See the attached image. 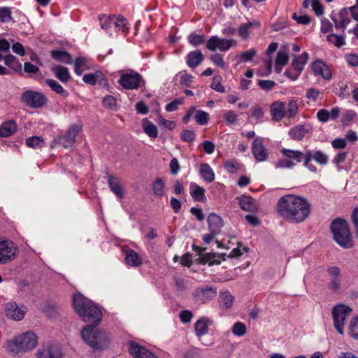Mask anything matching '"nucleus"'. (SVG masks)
Here are the masks:
<instances>
[{
    "label": "nucleus",
    "mask_w": 358,
    "mask_h": 358,
    "mask_svg": "<svg viewBox=\"0 0 358 358\" xmlns=\"http://www.w3.org/2000/svg\"><path fill=\"white\" fill-rule=\"evenodd\" d=\"M294 165L295 164L292 161L287 158L279 159L275 164V167L282 169H292Z\"/></svg>",
    "instance_id": "338daca9"
},
{
    "label": "nucleus",
    "mask_w": 358,
    "mask_h": 358,
    "mask_svg": "<svg viewBox=\"0 0 358 358\" xmlns=\"http://www.w3.org/2000/svg\"><path fill=\"white\" fill-rule=\"evenodd\" d=\"M331 18L334 22L335 27L337 29H341L342 32L345 31L352 19L350 10L348 8L342 9L338 15H332Z\"/></svg>",
    "instance_id": "2eb2a0df"
},
{
    "label": "nucleus",
    "mask_w": 358,
    "mask_h": 358,
    "mask_svg": "<svg viewBox=\"0 0 358 358\" xmlns=\"http://www.w3.org/2000/svg\"><path fill=\"white\" fill-rule=\"evenodd\" d=\"M292 18L298 23L301 24H308L310 22V17L307 15H298L296 13L292 14Z\"/></svg>",
    "instance_id": "69168bd1"
},
{
    "label": "nucleus",
    "mask_w": 358,
    "mask_h": 358,
    "mask_svg": "<svg viewBox=\"0 0 358 358\" xmlns=\"http://www.w3.org/2000/svg\"><path fill=\"white\" fill-rule=\"evenodd\" d=\"M252 150L255 158L258 162H264L266 159L268 152L261 138H255L253 141Z\"/></svg>",
    "instance_id": "aec40b11"
},
{
    "label": "nucleus",
    "mask_w": 358,
    "mask_h": 358,
    "mask_svg": "<svg viewBox=\"0 0 358 358\" xmlns=\"http://www.w3.org/2000/svg\"><path fill=\"white\" fill-rule=\"evenodd\" d=\"M4 64L15 72L20 71L22 69L21 63L15 57L10 54L6 55Z\"/></svg>",
    "instance_id": "79ce46f5"
},
{
    "label": "nucleus",
    "mask_w": 358,
    "mask_h": 358,
    "mask_svg": "<svg viewBox=\"0 0 358 358\" xmlns=\"http://www.w3.org/2000/svg\"><path fill=\"white\" fill-rule=\"evenodd\" d=\"M100 26L102 29L105 30L109 35H112L111 15H103L99 17Z\"/></svg>",
    "instance_id": "37998d69"
},
{
    "label": "nucleus",
    "mask_w": 358,
    "mask_h": 358,
    "mask_svg": "<svg viewBox=\"0 0 358 358\" xmlns=\"http://www.w3.org/2000/svg\"><path fill=\"white\" fill-rule=\"evenodd\" d=\"M349 329L350 335L355 339H358V316L351 320Z\"/></svg>",
    "instance_id": "5fc2aeb1"
},
{
    "label": "nucleus",
    "mask_w": 358,
    "mask_h": 358,
    "mask_svg": "<svg viewBox=\"0 0 358 358\" xmlns=\"http://www.w3.org/2000/svg\"><path fill=\"white\" fill-rule=\"evenodd\" d=\"M311 160H314L320 165H326L328 163V156L321 150H306V158L303 166L313 173L317 172L315 166L310 163Z\"/></svg>",
    "instance_id": "9b49d317"
},
{
    "label": "nucleus",
    "mask_w": 358,
    "mask_h": 358,
    "mask_svg": "<svg viewBox=\"0 0 358 358\" xmlns=\"http://www.w3.org/2000/svg\"><path fill=\"white\" fill-rule=\"evenodd\" d=\"M309 59V55L308 52H304L301 55L296 56L292 62V67L294 69L302 72L305 65Z\"/></svg>",
    "instance_id": "2f4dec72"
},
{
    "label": "nucleus",
    "mask_w": 358,
    "mask_h": 358,
    "mask_svg": "<svg viewBox=\"0 0 358 358\" xmlns=\"http://www.w3.org/2000/svg\"><path fill=\"white\" fill-rule=\"evenodd\" d=\"M260 25V22L257 20L241 24L238 29V35L242 39H247L250 35V29L252 27L259 28Z\"/></svg>",
    "instance_id": "cd10ccee"
},
{
    "label": "nucleus",
    "mask_w": 358,
    "mask_h": 358,
    "mask_svg": "<svg viewBox=\"0 0 358 358\" xmlns=\"http://www.w3.org/2000/svg\"><path fill=\"white\" fill-rule=\"evenodd\" d=\"M165 185L162 178H157L152 183L155 195L162 197L164 195Z\"/></svg>",
    "instance_id": "c03bdc74"
},
{
    "label": "nucleus",
    "mask_w": 358,
    "mask_h": 358,
    "mask_svg": "<svg viewBox=\"0 0 358 358\" xmlns=\"http://www.w3.org/2000/svg\"><path fill=\"white\" fill-rule=\"evenodd\" d=\"M306 134V130L302 126H296L289 131L290 137L296 141H301Z\"/></svg>",
    "instance_id": "a18cd8bd"
},
{
    "label": "nucleus",
    "mask_w": 358,
    "mask_h": 358,
    "mask_svg": "<svg viewBox=\"0 0 358 358\" xmlns=\"http://www.w3.org/2000/svg\"><path fill=\"white\" fill-rule=\"evenodd\" d=\"M17 248L10 241H0V264H6L15 258Z\"/></svg>",
    "instance_id": "f8f14e48"
},
{
    "label": "nucleus",
    "mask_w": 358,
    "mask_h": 358,
    "mask_svg": "<svg viewBox=\"0 0 358 358\" xmlns=\"http://www.w3.org/2000/svg\"><path fill=\"white\" fill-rule=\"evenodd\" d=\"M257 51L255 49H250L248 51L241 52L239 55V57L241 59V62H248L252 59V58L256 55Z\"/></svg>",
    "instance_id": "13d9d810"
},
{
    "label": "nucleus",
    "mask_w": 358,
    "mask_h": 358,
    "mask_svg": "<svg viewBox=\"0 0 358 358\" xmlns=\"http://www.w3.org/2000/svg\"><path fill=\"white\" fill-rule=\"evenodd\" d=\"M277 211L279 215L287 221L298 224L303 222L309 216L311 204L303 196L287 194L278 200Z\"/></svg>",
    "instance_id": "f257e3e1"
},
{
    "label": "nucleus",
    "mask_w": 358,
    "mask_h": 358,
    "mask_svg": "<svg viewBox=\"0 0 358 358\" xmlns=\"http://www.w3.org/2000/svg\"><path fill=\"white\" fill-rule=\"evenodd\" d=\"M73 306L75 311L85 323L98 326L101 322L102 313L99 308L81 294L73 295Z\"/></svg>",
    "instance_id": "f03ea898"
},
{
    "label": "nucleus",
    "mask_w": 358,
    "mask_h": 358,
    "mask_svg": "<svg viewBox=\"0 0 358 358\" xmlns=\"http://www.w3.org/2000/svg\"><path fill=\"white\" fill-rule=\"evenodd\" d=\"M144 83L142 76L133 71L122 73L119 79L120 85L126 90H136Z\"/></svg>",
    "instance_id": "6e6552de"
},
{
    "label": "nucleus",
    "mask_w": 358,
    "mask_h": 358,
    "mask_svg": "<svg viewBox=\"0 0 358 358\" xmlns=\"http://www.w3.org/2000/svg\"><path fill=\"white\" fill-rule=\"evenodd\" d=\"M299 113L297 101L290 99L285 103V114L287 119L294 118Z\"/></svg>",
    "instance_id": "4c0bfd02"
},
{
    "label": "nucleus",
    "mask_w": 358,
    "mask_h": 358,
    "mask_svg": "<svg viewBox=\"0 0 358 358\" xmlns=\"http://www.w3.org/2000/svg\"><path fill=\"white\" fill-rule=\"evenodd\" d=\"M234 301V297L229 291L226 290L220 292L219 302L221 306L225 307L226 308H229L232 306Z\"/></svg>",
    "instance_id": "ea45409f"
},
{
    "label": "nucleus",
    "mask_w": 358,
    "mask_h": 358,
    "mask_svg": "<svg viewBox=\"0 0 358 358\" xmlns=\"http://www.w3.org/2000/svg\"><path fill=\"white\" fill-rule=\"evenodd\" d=\"M289 61V55L286 51L280 50L278 52L275 61L274 69L277 73H280L284 66H285Z\"/></svg>",
    "instance_id": "7c9ffc66"
},
{
    "label": "nucleus",
    "mask_w": 358,
    "mask_h": 358,
    "mask_svg": "<svg viewBox=\"0 0 358 358\" xmlns=\"http://www.w3.org/2000/svg\"><path fill=\"white\" fill-rule=\"evenodd\" d=\"M199 173L202 179L207 182H211L215 180V173L208 164L200 165Z\"/></svg>",
    "instance_id": "473e14b6"
},
{
    "label": "nucleus",
    "mask_w": 358,
    "mask_h": 358,
    "mask_svg": "<svg viewBox=\"0 0 358 358\" xmlns=\"http://www.w3.org/2000/svg\"><path fill=\"white\" fill-rule=\"evenodd\" d=\"M37 345L36 335L27 331L6 342V351L12 355L33 350Z\"/></svg>",
    "instance_id": "7ed1b4c3"
},
{
    "label": "nucleus",
    "mask_w": 358,
    "mask_h": 358,
    "mask_svg": "<svg viewBox=\"0 0 358 358\" xmlns=\"http://www.w3.org/2000/svg\"><path fill=\"white\" fill-rule=\"evenodd\" d=\"M203 59V55L200 50H194L189 52L186 57V62L189 67L195 68L199 66Z\"/></svg>",
    "instance_id": "a878e982"
},
{
    "label": "nucleus",
    "mask_w": 358,
    "mask_h": 358,
    "mask_svg": "<svg viewBox=\"0 0 358 358\" xmlns=\"http://www.w3.org/2000/svg\"><path fill=\"white\" fill-rule=\"evenodd\" d=\"M281 153L291 161H295L297 163L303 162V163H305L306 151L305 152H302L299 150L282 148L281 150Z\"/></svg>",
    "instance_id": "b1692460"
},
{
    "label": "nucleus",
    "mask_w": 358,
    "mask_h": 358,
    "mask_svg": "<svg viewBox=\"0 0 358 358\" xmlns=\"http://www.w3.org/2000/svg\"><path fill=\"white\" fill-rule=\"evenodd\" d=\"M210 59L216 66L222 69H225V64L224 62L223 56L222 55L218 53L212 55L210 57Z\"/></svg>",
    "instance_id": "680f3d73"
},
{
    "label": "nucleus",
    "mask_w": 358,
    "mask_h": 358,
    "mask_svg": "<svg viewBox=\"0 0 358 358\" xmlns=\"http://www.w3.org/2000/svg\"><path fill=\"white\" fill-rule=\"evenodd\" d=\"M224 119L228 125H232L237 121L238 116L234 111L228 110L224 113Z\"/></svg>",
    "instance_id": "e2e57ef3"
},
{
    "label": "nucleus",
    "mask_w": 358,
    "mask_h": 358,
    "mask_svg": "<svg viewBox=\"0 0 358 358\" xmlns=\"http://www.w3.org/2000/svg\"><path fill=\"white\" fill-rule=\"evenodd\" d=\"M38 358H62L61 349L53 345H45L41 347L37 353Z\"/></svg>",
    "instance_id": "dca6fc26"
},
{
    "label": "nucleus",
    "mask_w": 358,
    "mask_h": 358,
    "mask_svg": "<svg viewBox=\"0 0 358 358\" xmlns=\"http://www.w3.org/2000/svg\"><path fill=\"white\" fill-rule=\"evenodd\" d=\"M231 332L234 336L238 337L243 336L247 332L246 326L243 322H236L231 328Z\"/></svg>",
    "instance_id": "09e8293b"
},
{
    "label": "nucleus",
    "mask_w": 358,
    "mask_h": 358,
    "mask_svg": "<svg viewBox=\"0 0 358 358\" xmlns=\"http://www.w3.org/2000/svg\"><path fill=\"white\" fill-rule=\"evenodd\" d=\"M208 229L213 233L219 234L223 227V220L220 216L215 213H210L207 218Z\"/></svg>",
    "instance_id": "5701e85b"
},
{
    "label": "nucleus",
    "mask_w": 358,
    "mask_h": 358,
    "mask_svg": "<svg viewBox=\"0 0 358 358\" xmlns=\"http://www.w3.org/2000/svg\"><path fill=\"white\" fill-rule=\"evenodd\" d=\"M271 117L273 121L280 122L286 117L285 103L281 101H276L270 106Z\"/></svg>",
    "instance_id": "a211bd4d"
},
{
    "label": "nucleus",
    "mask_w": 358,
    "mask_h": 358,
    "mask_svg": "<svg viewBox=\"0 0 358 358\" xmlns=\"http://www.w3.org/2000/svg\"><path fill=\"white\" fill-rule=\"evenodd\" d=\"M51 71L55 77L64 83H67L70 79V73L66 67L57 65L52 66Z\"/></svg>",
    "instance_id": "c756f323"
},
{
    "label": "nucleus",
    "mask_w": 358,
    "mask_h": 358,
    "mask_svg": "<svg viewBox=\"0 0 358 358\" xmlns=\"http://www.w3.org/2000/svg\"><path fill=\"white\" fill-rule=\"evenodd\" d=\"M45 83L52 90L63 97H67L69 95V92L64 90V87L55 80L48 79Z\"/></svg>",
    "instance_id": "58836bf2"
},
{
    "label": "nucleus",
    "mask_w": 358,
    "mask_h": 358,
    "mask_svg": "<svg viewBox=\"0 0 358 358\" xmlns=\"http://www.w3.org/2000/svg\"><path fill=\"white\" fill-rule=\"evenodd\" d=\"M27 309L24 306H19L15 301H9L5 305V313L8 317L15 320H22Z\"/></svg>",
    "instance_id": "4468645a"
},
{
    "label": "nucleus",
    "mask_w": 358,
    "mask_h": 358,
    "mask_svg": "<svg viewBox=\"0 0 358 358\" xmlns=\"http://www.w3.org/2000/svg\"><path fill=\"white\" fill-rule=\"evenodd\" d=\"M81 129V126L78 124L70 126L64 135L58 137V143L65 148L71 147Z\"/></svg>",
    "instance_id": "ddd939ff"
},
{
    "label": "nucleus",
    "mask_w": 358,
    "mask_h": 358,
    "mask_svg": "<svg viewBox=\"0 0 358 358\" xmlns=\"http://www.w3.org/2000/svg\"><path fill=\"white\" fill-rule=\"evenodd\" d=\"M108 185L111 191L118 197L122 199L124 196V192L122 190V186L120 178L113 176L108 177Z\"/></svg>",
    "instance_id": "bb28decb"
},
{
    "label": "nucleus",
    "mask_w": 358,
    "mask_h": 358,
    "mask_svg": "<svg viewBox=\"0 0 358 358\" xmlns=\"http://www.w3.org/2000/svg\"><path fill=\"white\" fill-rule=\"evenodd\" d=\"M195 120L198 124L205 125L208 122L209 114L201 110H197L195 114Z\"/></svg>",
    "instance_id": "603ef678"
},
{
    "label": "nucleus",
    "mask_w": 358,
    "mask_h": 358,
    "mask_svg": "<svg viewBox=\"0 0 358 358\" xmlns=\"http://www.w3.org/2000/svg\"><path fill=\"white\" fill-rule=\"evenodd\" d=\"M345 59L351 66H358V55L355 53L347 54L345 55Z\"/></svg>",
    "instance_id": "774afa93"
},
{
    "label": "nucleus",
    "mask_w": 358,
    "mask_h": 358,
    "mask_svg": "<svg viewBox=\"0 0 358 358\" xmlns=\"http://www.w3.org/2000/svg\"><path fill=\"white\" fill-rule=\"evenodd\" d=\"M331 230L334 241L343 248H351L353 246V238L347 222L343 219L334 220L331 225Z\"/></svg>",
    "instance_id": "20e7f679"
},
{
    "label": "nucleus",
    "mask_w": 358,
    "mask_h": 358,
    "mask_svg": "<svg viewBox=\"0 0 358 358\" xmlns=\"http://www.w3.org/2000/svg\"><path fill=\"white\" fill-rule=\"evenodd\" d=\"M241 208L246 211H255L257 209V203L255 199L250 196L243 195L239 199Z\"/></svg>",
    "instance_id": "c85d7f7f"
},
{
    "label": "nucleus",
    "mask_w": 358,
    "mask_h": 358,
    "mask_svg": "<svg viewBox=\"0 0 358 358\" xmlns=\"http://www.w3.org/2000/svg\"><path fill=\"white\" fill-rule=\"evenodd\" d=\"M345 34L344 32H342L340 35L329 34L327 36V40L337 48H341L345 44Z\"/></svg>",
    "instance_id": "a19ab883"
},
{
    "label": "nucleus",
    "mask_w": 358,
    "mask_h": 358,
    "mask_svg": "<svg viewBox=\"0 0 358 358\" xmlns=\"http://www.w3.org/2000/svg\"><path fill=\"white\" fill-rule=\"evenodd\" d=\"M112 34L117 32H125L128 29L127 20L121 15H111Z\"/></svg>",
    "instance_id": "4be33fe9"
},
{
    "label": "nucleus",
    "mask_w": 358,
    "mask_h": 358,
    "mask_svg": "<svg viewBox=\"0 0 358 358\" xmlns=\"http://www.w3.org/2000/svg\"><path fill=\"white\" fill-rule=\"evenodd\" d=\"M125 262L127 265L134 267L139 266L142 264L141 257L134 250H129L127 252Z\"/></svg>",
    "instance_id": "f704fd0d"
},
{
    "label": "nucleus",
    "mask_w": 358,
    "mask_h": 358,
    "mask_svg": "<svg viewBox=\"0 0 358 358\" xmlns=\"http://www.w3.org/2000/svg\"><path fill=\"white\" fill-rule=\"evenodd\" d=\"M320 95H322V92L319 90L310 87L306 90V97L310 101H315Z\"/></svg>",
    "instance_id": "6e6d98bb"
},
{
    "label": "nucleus",
    "mask_w": 358,
    "mask_h": 358,
    "mask_svg": "<svg viewBox=\"0 0 358 358\" xmlns=\"http://www.w3.org/2000/svg\"><path fill=\"white\" fill-rule=\"evenodd\" d=\"M213 321L207 317H200L194 324V331L196 336L201 338L206 335L209 331V327Z\"/></svg>",
    "instance_id": "412c9836"
},
{
    "label": "nucleus",
    "mask_w": 358,
    "mask_h": 358,
    "mask_svg": "<svg viewBox=\"0 0 358 358\" xmlns=\"http://www.w3.org/2000/svg\"><path fill=\"white\" fill-rule=\"evenodd\" d=\"M237 42L234 39H226L218 37L217 36H212L207 41L206 48L210 51L227 52L231 47L236 46Z\"/></svg>",
    "instance_id": "9d476101"
},
{
    "label": "nucleus",
    "mask_w": 358,
    "mask_h": 358,
    "mask_svg": "<svg viewBox=\"0 0 358 358\" xmlns=\"http://www.w3.org/2000/svg\"><path fill=\"white\" fill-rule=\"evenodd\" d=\"M188 42L194 47L203 44L205 41V36L203 34H196L192 33L188 36Z\"/></svg>",
    "instance_id": "8fccbe9b"
},
{
    "label": "nucleus",
    "mask_w": 358,
    "mask_h": 358,
    "mask_svg": "<svg viewBox=\"0 0 358 358\" xmlns=\"http://www.w3.org/2000/svg\"><path fill=\"white\" fill-rule=\"evenodd\" d=\"M264 115V109L260 106H256L252 109L250 118L252 121L255 122V123H259L262 121Z\"/></svg>",
    "instance_id": "49530a36"
},
{
    "label": "nucleus",
    "mask_w": 358,
    "mask_h": 358,
    "mask_svg": "<svg viewBox=\"0 0 358 358\" xmlns=\"http://www.w3.org/2000/svg\"><path fill=\"white\" fill-rule=\"evenodd\" d=\"M17 129L15 122L9 120L3 122L0 127V136L2 137H8L12 135Z\"/></svg>",
    "instance_id": "c9c22d12"
},
{
    "label": "nucleus",
    "mask_w": 358,
    "mask_h": 358,
    "mask_svg": "<svg viewBox=\"0 0 358 358\" xmlns=\"http://www.w3.org/2000/svg\"><path fill=\"white\" fill-rule=\"evenodd\" d=\"M351 312L352 309L345 304H337L334 307L332 310L334 326L338 334H343L345 320Z\"/></svg>",
    "instance_id": "423d86ee"
},
{
    "label": "nucleus",
    "mask_w": 358,
    "mask_h": 358,
    "mask_svg": "<svg viewBox=\"0 0 358 358\" xmlns=\"http://www.w3.org/2000/svg\"><path fill=\"white\" fill-rule=\"evenodd\" d=\"M47 98L41 92L27 90L21 96V101L27 106L32 109H37L47 104Z\"/></svg>",
    "instance_id": "0eeeda50"
},
{
    "label": "nucleus",
    "mask_w": 358,
    "mask_h": 358,
    "mask_svg": "<svg viewBox=\"0 0 358 358\" xmlns=\"http://www.w3.org/2000/svg\"><path fill=\"white\" fill-rule=\"evenodd\" d=\"M129 353L134 358H158L152 352L134 342H129Z\"/></svg>",
    "instance_id": "6ab92c4d"
},
{
    "label": "nucleus",
    "mask_w": 358,
    "mask_h": 358,
    "mask_svg": "<svg viewBox=\"0 0 358 358\" xmlns=\"http://www.w3.org/2000/svg\"><path fill=\"white\" fill-rule=\"evenodd\" d=\"M26 145L29 148L37 149L43 147L45 142L38 136H32L27 138Z\"/></svg>",
    "instance_id": "de8ad7c7"
},
{
    "label": "nucleus",
    "mask_w": 358,
    "mask_h": 358,
    "mask_svg": "<svg viewBox=\"0 0 358 358\" xmlns=\"http://www.w3.org/2000/svg\"><path fill=\"white\" fill-rule=\"evenodd\" d=\"M341 287V279L339 278H329V282L328 284V288L334 292H338Z\"/></svg>",
    "instance_id": "864d4df0"
},
{
    "label": "nucleus",
    "mask_w": 358,
    "mask_h": 358,
    "mask_svg": "<svg viewBox=\"0 0 358 358\" xmlns=\"http://www.w3.org/2000/svg\"><path fill=\"white\" fill-rule=\"evenodd\" d=\"M312 71L315 76L329 80L331 78V72L329 66L322 60H316L311 64Z\"/></svg>",
    "instance_id": "f3484780"
},
{
    "label": "nucleus",
    "mask_w": 358,
    "mask_h": 358,
    "mask_svg": "<svg viewBox=\"0 0 358 358\" xmlns=\"http://www.w3.org/2000/svg\"><path fill=\"white\" fill-rule=\"evenodd\" d=\"M184 102V99L182 98L180 99H176L173 101L168 103L165 109L168 112H173L176 110L178 108V106L180 105H182Z\"/></svg>",
    "instance_id": "052dcab7"
},
{
    "label": "nucleus",
    "mask_w": 358,
    "mask_h": 358,
    "mask_svg": "<svg viewBox=\"0 0 358 358\" xmlns=\"http://www.w3.org/2000/svg\"><path fill=\"white\" fill-rule=\"evenodd\" d=\"M51 56L54 59L60 62L67 64H72L73 63L71 55L65 51L54 50L51 52Z\"/></svg>",
    "instance_id": "72a5a7b5"
},
{
    "label": "nucleus",
    "mask_w": 358,
    "mask_h": 358,
    "mask_svg": "<svg viewBox=\"0 0 358 358\" xmlns=\"http://www.w3.org/2000/svg\"><path fill=\"white\" fill-rule=\"evenodd\" d=\"M96 326L89 324L83 328L81 331V336L89 346L93 349H101L106 346L108 342L107 334L97 329Z\"/></svg>",
    "instance_id": "39448f33"
},
{
    "label": "nucleus",
    "mask_w": 358,
    "mask_h": 358,
    "mask_svg": "<svg viewBox=\"0 0 358 358\" xmlns=\"http://www.w3.org/2000/svg\"><path fill=\"white\" fill-rule=\"evenodd\" d=\"M217 295V290L211 286H202L196 288L192 293L194 303L201 305L213 300Z\"/></svg>",
    "instance_id": "1a4fd4ad"
},
{
    "label": "nucleus",
    "mask_w": 358,
    "mask_h": 358,
    "mask_svg": "<svg viewBox=\"0 0 358 358\" xmlns=\"http://www.w3.org/2000/svg\"><path fill=\"white\" fill-rule=\"evenodd\" d=\"M144 132L151 138H155L158 136V130L155 124L152 122L144 119L142 122Z\"/></svg>",
    "instance_id": "e433bc0d"
},
{
    "label": "nucleus",
    "mask_w": 358,
    "mask_h": 358,
    "mask_svg": "<svg viewBox=\"0 0 358 358\" xmlns=\"http://www.w3.org/2000/svg\"><path fill=\"white\" fill-rule=\"evenodd\" d=\"M180 83L184 86L189 87L193 81V76L185 71L179 73Z\"/></svg>",
    "instance_id": "4d7b16f0"
},
{
    "label": "nucleus",
    "mask_w": 358,
    "mask_h": 358,
    "mask_svg": "<svg viewBox=\"0 0 358 358\" xmlns=\"http://www.w3.org/2000/svg\"><path fill=\"white\" fill-rule=\"evenodd\" d=\"M100 76H101V73H99L85 74L83 77V80L85 83H87L90 85H94L97 82L98 78Z\"/></svg>",
    "instance_id": "0e129e2a"
},
{
    "label": "nucleus",
    "mask_w": 358,
    "mask_h": 358,
    "mask_svg": "<svg viewBox=\"0 0 358 358\" xmlns=\"http://www.w3.org/2000/svg\"><path fill=\"white\" fill-rule=\"evenodd\" d=\"M205 189L195 182H191L189 185V194L195 201L205 202L206 198L205 196Z\"/></svg>",
    "instance_id": "393cba45"
},
{
    "label": "nucleus",
    "mask_w": 358,
    "mask_h": 358,
    "mask_svg": "<svg viewBox=\"0 0 358 358\" xmlns=\"http://www.w3.org/2000/svg\"><path fill=\"white\" fill-rule=\"evenodd\" d=\"M11 9L9 7H0V21L3 23L11 22Z\"/></svg>",
    "instance_id": "3c124183"
},
{
    "label": "nucleus",
    "mask_w": 358,
    "mask_h": 358,
    "mask_svg": "<svg viewBox=\"0 0 358 358\" xmlns=\"http://www.w3.org/2000/svg\"><path fill=\"white\" fill-rule=\"evenodd\" d=\"M86 59L83 57H79L76 58L74 62V71L77 75H81L83 71L81 68L83 67L86 64Z\"/></svg>",
    "instance_id": "bf43d9fd"
}]
</instances>
